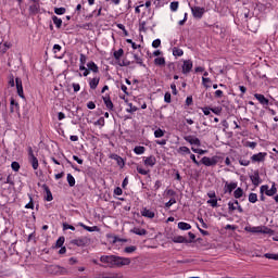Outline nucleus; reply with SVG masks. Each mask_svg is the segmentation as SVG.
Wrapping results in <instances>:
<instances>
[{"label": "nucleus", "mask_w": 278, "mask_h": 278, "mask_svg": "<svg viewBox=\"0 0 278 278\" xmlns=\"http://www.w3.org/2000/svg\"><path fill=\"white\" fill-rule=\"evenodd\" d=\"M134 59H135L137 64H139L140 66H144L143 63H142V59L140 56H138V54H135Z\"/></svg>", "instance_id": "13d9d810"}, {"label": "nucleus", "mask_w": 278, "mask_h": 278, "mask_svg": "<svg viewBox=\"0 0 278 278\" xmlns=\"http://www.w3.org/2000/svg\"><path fill=\"white\" fill-rule=\"evenodd\" d=\"M265 257H266L267 260H276V261H278V255H277V254L266 253V254H265Z\"/></svg>", "instance_id": "09e8293b"}, {"label": "nucleus", "mask_w": 278, "mask_h": 278, "mask_svg": "<svg viewBox=\"0 0 278 278\" xmlns=\"http://www.w3.org/2000/svg\"><path fill=\"white\" fill-rule=\"evenodd\" d=\"M192 71V61L191 60H186L184 61L182 64V73L184 75H188Z\"/></svg>", "instance_id": "9d476101"}, {"label": "nucleus", "mask_w": 278, "mask_h": 278, "mask_svg": "<svg viewBox=\"0 0 278 278\" xmlns=\"http://www.w3.org/2000/svg\"><path fill=\"white\" fill-rule=\"evenodd\" d=\"M178 153H179L180 155H185V153H186L187 155H190V148H188V147H180V148L178 149Z\"/></svg>", "instance_id": "7c9ffc66"}, {"label": "nucleus", "mask_w": 278, "mask_h": 278, "mask_svg": "<svg viewBox=\"0 0 278 278\" xmlns=\"http://www.w3.org/2000/svg\"><path fill=\"white\" fill-rule=\"evenodd\" d=\"M255 99L261 103V105H268L269 101L264 97L262 93H255L254 94Z\"/></svg>", "instance_id": "4468645a"}, {"label": "nucleus", "mask_w": 278, "mask_h": 278, "mask_svg": "<svg viewBox=\"0 0 278 278\" xmlns=\"http://www.w3.org/2000/svg\"><path fill=\"white\" fill-rule=\"evenodd\" d=\"M10 105V112L12 114H14V112H20L21 105L18 104V102H16V100H14V98H11Z\"/></svg>", "instance_id": "f8f14e48"}, {"label": "nucleus", "mask_w": 278, "mask_h": 278, "mask_svg": "<svg viewBox=\"0 0 278 278\" xmlns=\"http://www.w3.org/2000/svg\"><path fill=\"white\" fill-rule=\"evenodd\" d=\"M129 264H131L130 258L113 255L111 266H117L121 268V266H129Z\"/></svg>", "instance_id": "f257e3e1"}, {"label": "nucleus", "mask_w": 278, "mask_h": 278, "mask_svg": "<svg viewBox=\"0 0 278 278\" xmlns=\"http://www.w3.org/2000/svg\"><path fill=\"white\" fill-rule=\"evenodd\" d=\"M89 240L86 237L74 239L71 241V244H74L75 247H86L88 244Z\"/></svg>", "instance_id": "6e6552de"}, {"label": "nucleus", "mask_w": 278, "mask_h": 278, "mask_svg": "<svg viewBox=\"0 0 278 278\" xmlns=\"http://www.w3.org/2000/svg\"><path fill=\"white\" fill-rule=\"evenodd\" d=\"M253 233H269L270 229L268 228H264V230H262L261 227H254L252 228Z\"/></svg>", "instance_id": "b1692460"}, {"label": "nucleus", "mask_w": 278, "mask_h": 278, "mask_svg": "<svg viewBox=\"0 0 278 278\" xmlns=\"http://www.w3.org/2000/svg\"><path fill=\"white\" fill-rule=\"evenodd\" d=\"M64 240H65L64 237H60L56 240V244H55L56 249H60V248H62L64 245Z\"/></svg>", "instance_id": "a19ab883"}, {"label": "nucleus", "mask_w": 278, "mask_h": 278, "mask_svg": "<svg viewBox=\"0 0 278 278\" xmlns=\"http://www.w3.org/2000/svg\"><path fill=\"white\" fill-rule=\"evenodd\" d=\"M87 108H88V110H94V108H97V104H94V102L90 101L87 103Z\"/></svg>", "instance_id": "0e129e2a"}, {"label": "nucleus", "mask_w": 278, "mask_h": 278, "mask_svg": "<svg viewBox=\"0 0 278 278\" xmlns=\"http://www.w3.org/2000/svg\"><path fill=\"white\" fill-rule=\"evenodd\" d=\"M239 164L241 166H249V164H251V161H249L247 159H239Z\"/></svg>", "instance_id": "a18cd8bd"}, {"label": "nucleus", "mask_w": 278, "mask_h": 278, "mask_svg": "<svg viewBox=\"0 0 278 278\" xmlns=\"http://www.w3.org/2000/svg\"><path fill=\"white\" fill-rule=\"evenodd\" d=\"M52 21H53L55 27H58V29H60V27H62V18L53 15Z\"/></svg>", "instance_id": "c85d7f7f"}, {"label": "nucleus", "mask_w": 278, "mask_h": 278, "mask_svg": "<svg viewBox=\"0 0 278 278\" xmlns=\"http://www.w3.org/2000/svg\"><path fill=\"white\" fill-rule=\"evenodd\" d=\"M141 216H144V218H155V212L144 207L141 210Z\"/></svg>", "instance_id": "ddd939ff"}, {"label": "nucleus", "mask_w": 278, "mask_h": 278, "mask_svg": "<svg viewBox=\"0 0 278 278\" xmlns=\"http://www.w3.org/2000/svg\"><path fill=\"white\" fill-rule=\"evenodd\" d=\"M202 85L204 88H212V79L207 77H202Z\"/></svg>", "instance_id": "bb28decb"}, {"label": "nucleus", "mask_w": 278, "mask_h": 278, "mask_svg": "<svg viewBox=\"0 0 278 278\" xmlns=\"http://www.w3.org/2000/svg\"><path fill=\"white\" fill-rule=\"evenodd\" d=\"M63 229H71L72 231H75L74 226L68 225V224H63Z\"/></svg>", "instance_id": "338daca9"}, {"label": "nucleus", "mask_w": 278, "mask_h": 278, "mask_svg": "<svg viewBox=\"0 0 278 278\" xmlns=\"http://www.w3.org/2000/svg\"><path fill=\"white\" fill-rule=\"evenodd\" d=\"M136 155H142V153H144V151H147V149L142 146H137L134 149Z\"/></svg>", "instance_id": "c756f323"}, {"label": "nucleus", "mask_w": 278, "mask_h": 278, "mask_svg": "<svg viewBox=\"0 0 278 278\" xmlns=\"http://www.w3.org/2000/svg\"><path fill=\"white\" fill-rule=\"evenodd\" d=\"M114 194H116L117 197H121V194H123V189H121V187H116L114 189Z\"/></svg>", "instance_id": "680f3d73"}, {"label": "nucleus", "mask_w": 278, "mask_h": 278, "mask_svg": "<svg viewBox=\"0 0 278 278\" xmlns=\"http://www.w3.org/2000/svg\"><path fill=\"white\" fill-rule=\"evenodd\" d=\"M143 164L144 166H150V168H153V166L157 164V160L153 155L147 156V157H143Z\"/></svg>", "instance_id": "0eeeda50"}, {"label": "nucleus", "mask_w": 278, "mask_h": 278, "mask_svg": "<svg viewBox=\"0 0 278 278\" xmlns=\"http://www.w3.org/2000/svg\"><path fill=\"white\" fill-rule=\"evenodd\" d=\"M12 170H15V173H18V170H21V164H18V162H13L11 164Z\"/></svg>", "instance_id": "ea45409f"}, {"label": "nucleus", "mask_w": 278, "mask_h": 278, "mask_svg": "<svg viewBox=\"0 0 278 278\" xmlns=\"http://www.w3.org/2000/svg\"><path fill=\"white\" fill-rule=\"evenodd\" d=\"M8 84H9V86L11 87V88H14V86H15V84H14V75H10L9 76V81H8Z\"/></svg>", "instance_id": "864d4df0"}, {"label": "nucleus", "mask_w": 278, "mask_h": 278, "mask_svg": "<svg viewBox=\"0 0 278 278\" xmlns=\"http://www.w3.org/2000/svg\"><path fill=\"white\" fill-rule=\"evenodd\" d=\"M60 51H62V46H60V45H54L53 46V53H58V52H60Z\"/></svg>", "instance_id": "052dcab7"}, {"label": "nucleus", "mask_w": 278, "mask_h": 278, "mask_svg": "<svg viewBox=\"0 0 278 278\" xmlns=\"http://www.w3.org/2000/svg\"><path fill=\"white\" fill-rule=\"evenodd\" d=\"M30 12H33V14H38V12H40V4H38V2H35V4H31L29 7Z\"/></svg>", "instance_id": "393cba45"}, {"label": "nucleus", "mask_w": 278, "mask_h": 278, "mask_svg": "<svg viewBox=\"0 0 278 278\" xmlns=\"http://www.w3.org/2000/svg\"><path fill=\"white\" fill-rule=\"evenodd\" d=\"M104 104L108 108V110H114V103H112V100L108 97L103 98Z\"/></svg>", "instance_id": "5701e85b"}, {"label": "nucleus", "mask_w": 278, "mask_h": 278, "mask_svg": "<svg viewBox=\"0 0 278 278\" xmlns=\"http://www.w3.org/2000/svg\"><path fill=\"white\" fill-rule=\"evenodd\" d=\"M87 68L92 71V73H99V66H97L92 61L87 64Z\"/></svg>", "instance_id": "4be33fe9"}, {"label": "nucleus", "mask_w": 278, "mask_h": 278, "mask_svg": "<svg viewBox=\"0 0 278 278\" xmlns=\"http://www.w3.org/2000/svg\"><path fill=\"white\" fill-rule=\"evenodd\" d=\"M161 45H162V40H160V39H155V40L152 42V47H153L154 49H157L159 47H161Z\"/></svg>", "instance_id": "5fc2aeb1"}, {"label": "nucleus", "mask_w": 278, "mask_h": 278, "mask_svg": "<svg viewBox=\"0 0 278 278\" xmlns=\"http://www.w3.org/2000/svg\"><path fill=\"white\" fill-rule=\"evenodd\" d=\"M112 258H113V255L101 256L100 262H102L103 264H111L112 265Z\"/></svg>", "instance_id": "a878e982"}, {"label": "nucleus", "mask_w": 278, "mask_h": 278, "mask_svg": "<svg viewBox=\"0 0 278 278\" xmlns=\"http://www.w3.org/2000/svg\"><path fill=\"white\" fill-rule=\"evenodd\" d=\"M268 154L266 153V152H260V153H257V154H254V155H252L251 156V161L253 162V163H255V162H264L265 160H266V156H267Z\"/></svg>", "instance_id": "1a4fd4ad"}, {"label": "nucleus", "mask_w": 278, "mask_h": 278, "mask_svg": "<svg viewBox=\"0 0 278 278\" xmlns=\"http://www.w3.org/2000/svg\"><path fill=\"white\" fill-rule=\"evenodd\" d=\"M137 172L139 173V175H147L149 173V170H147L140 166H137Z\"/></svg>", "instance_id": "6e6d98bb"}, {"label": "nucleus", "mask_w": 278, "mask_h": 278, "mask_svg": "<svg viewBox=\"0 0 278 278\" xmlns=\"http://www.w3.org/2000/svg\"><path fill=\"white\" fill-rule=\"evenodd\" d=\"M125 253H134V251H136V245H130L125 248Z\"/></svg>", "instance_id": "4d7b16f0"}, {"label": "nucleus", "mask_w": 278, "mask_h": 278, "mask_svg": "<svg viewBox=\"0 0 278 278\" xmlns=\"http://www.w3.org/2000/svg\"><path fill=\"white\" fill-rule=\"evenodd\" d=\"M47 198L46 201H53V194L51 193V190L49 188H46Z\"/></svg>", "instance_id": "de8ad7c7"}, {"label": "nucleus", "mask_w": 278, "mask_h": 278, "mask_svg": "<svg viewBox=\"0 0 278 278\" xmlns=\"http://www.w3.org/2000/svg\"><path fill=\"white\" fill-rule=\"evenodd\" d=\"M207 203H208V205H212L213 207H218V200L216 198L207 200Z\"/></svg>", "instance_id": "58836bf2"}, {"label": "nucleus", "mask_w": 278, "mask_h": 278, "mask_svg": "<svg viewBox=\"0 0 278 278\" xmlns=\"http://www.w3.org/2000/svg\"><path fill=\"white\" fill-rule=\"evenodd\" d=\"M87 60L88 58L86 56V54L81 53L79 59L80 64L86 65Z\"/></svg>", "instance_id": "bf43d9fd"}, {"label": "nucleus", "mask_w": 278, "mask_h": 278, "mask_svg": "<svg viewBox=\"0 0 278 278\" xmlns=\"http://www.w3.org/2000/svg\"><path fill=\"white\" fill-rule=\"evenodd\" d=\"M238 206H236V202H229L228 203V210L229 212H235V210H237Z\"/></svg>", "instance_id": "603ef678"}, {"label": "nucleus", "mask_w": 278, "mask_h": 278, "mask_svg": "<svg viewBox=\"0 0 278 278\" xmlns=\"http://www.w3.org/2000/svg\"><path fill=\"white\" fill-rule=\"evenodd\" d=\"M173 55H175L177 58H181V55H184V50L175 47V48H173Z\"/></svg>", "instance_id": "2f4dec72"}, {"label": "nucleus", "mask_w": 278, "mask_h": 278, "mask_svg": "<svg viewBox=\"0 0 278 278\" xmlns=\"http://www.w3.org/2000/svg\"><path fill=\"white\" fill-rule=\"evenodd\" d=\"M172 241L175 242L176 244H184L188 242V239H186V237L184 236H176L172 238Z\"/></svg>", "instance_id": "2eb2a0df"}, {"label": "nucleus", "mask_w": 278, "mask_h": 278, "mask_svg": "<svg viewBox=\"0 0 278 278\" xmlns=\"http://www.w3.org/2000/svg\"><path fill=\"white\" fill-rule=\"evenodd\" d=\"M191 151H193V153H198L199 155H205V153H207V151L197 148H191Z\"/></svg>", "instance_id": "c03bdc74"}, {"label": "nucleus", "mask_w": 278, "mask_h": 278, "mask_svg": "<svg viewBox=\"0 0 278 278\" xmlns=\"http://www.w3.org/2000/svg\"><path fill=\"white\" fill-rule=\"evenodd\" d=\"M28 161L29 164H31V167L34 168V170H38V157H36V155H34V150L31 149V147H28Z\"/></svg>", "instance_id": "f03ea898"}, {"label": "nucleus", "mask_w": 278, "mask_h": 278, "mask_svg": "<svg viewBox=\"0 0 278 278\" xmlns=\"http://www.w3.org/2000/svg\"><path fill=\"white\" fill-rule=\"evenodd\" d=\"M186 142H189V144H194L195 147H201V140L193 136H186L185 137Z\"/></svg>", "instance_id": "9b49d317"}, {"label": "nucleus", "mask_w": 278, "mask_h": 278, "mask_svg": "<svg viewBox=\"0 0 278 278\" xmlns=\"http://www.w3.org/2000/svg\"><path fill=\"white\" fill-rule=\"evenodd\" d=\"M201 164H204V166H216L218 164V156H203L201 160Z\"/></svg>", "instance_id": "7ed1b4c3"}, {"label": "nucleus", "mask_w": 278, "mask_h": 278, "mask_svg": "<svg viewBox=\"0 0 278 278\" xmlns=\"http://www.w3.org/2000/svg\"><path fill=\"white\" fill-rule=\"evenodd\" d=\"M249 201L250 203H257V193H250Z\"/></svg>", "instance_id": "e433bc0d"}, {"label": "nucleus", "mask_w": 278, "mask_h": 278, "mask_svg": "<svg viewBox=\"0 0 278 278\" xmlns=\"http://www.w3.org/2000/svg\"><path fill=\"white\" fill-rule=\"evenodd\" d=\"M178 229H181V231H188L192 229V226L186 222L178 223Z\"/></svg>", "instance_id": "dca6fc26"}, {"label": "nucleus", "mask_w": 278, "mask_h": 278, "mask_svg": "<svg viewBox=\"0 0 278 278\" xmlns=\"http://www.w3.org/2000/svg\"><path fill=\"white\" fill-rule=\"evenodd\" d=\"M54 14H58V15L66 14V8H55Z\"/></svg>", "instance_id": "4c0bfd02"}, {"label": "nucleus", "mask_w": 278, "mask_h": 278, "mask_svg": "<svg viewBox=\"0 0 278 278\" xmlns=\"http://www.w3.org/2000/svg\"><path fill=\"white\" fill-rule=\"evenodd\" d=\"M67 184L71 188L75 186V177H73L71 174H67Z\"/></svg>", "instance_id": "f704fd0d"}, {"label": "nucleus", "mask_w": 278, "mask_h": 278, "mask_svg": "<svg viewBox=\"0 0 278 278\" xmlns=\"http://www.w3.org/2000/svg\"><path fill=\"white\" fill-rule=\"evenodd\" d=\"M154 64L156 66H166V60L164 58H156Z\"/></svg>", "instance_id": "cd10ccee"}, {"label": "nucleus", "mask_w": 278, "mask_h": 278, "mask_svg": "<svg viewBox=\"0 0 278 278\" xmlns=\"http://www.w3.org/2000/svg\"><path fill=\"white\" fill-rule=\"evenodd\" d=\"M60 265H52L50 266V270L54 274V275H60Z\"/></svg>", "instance_id": "37998d69"}, {"label": "nucleus", "mask_w": 278, "mask_h": 278, "mask_svg": "<svg viewBox=\"0 0 278 278\" xmlns=\"http://www.w3.org/2000/svg\"><path fill=\"white\" fill-rule=\"evenodd\" d=\"M123 53H125V51L123 49H119L117 51L114 52V58L115 60H121V58H123Z\"/></svg>", "instance_id": "c9c22d12"}, {"label": "nucleus", "mask_w": 278, "mask_h": 278, "mask_svg": "<svg viewBox=\"0 0 278 278\" xmlns=\"http://www.w3.org/2000/svg\"><path fill=\"white\" fill-rule=\"evenodd\" d=\"M225 188H227V192H229V194H231V192H233V190H236V188H238V184L236 182H226Z\"/></svg>", "instance_id": "a211bd4d"}, {"label": "nucleus", "mask_w": 278, "mask_h": 278, "mask_svg": "<svg viewBox=\"0 0 278 278\" xmlns=\"http://www.w3.org/2000/svg\"><path fill=\"white\" fill-rule=\"evenodd\" d=\"M99 81L100 79L94 77L89 81V86L91 88V90H97V86H99Z\"/></svg>", "instance_id": "aec40b11"}, {"label": "nucleus", "mask_w": 278, "mask_h": 278, "mask_svg": "<svg viewBox=\"0 0 278 278\" xmlns=\"http://www.w3.org/2000/svg\"><path fill=\"white\" fill-rule=\"evenodd\" d=\"M166 194H167V197L174 198L177 193L175 192V190L169 189V190L166 191Z\"/></svg>", "instance_id": "e2e57ef3"}, {"label": "nucleus", "mask_w": 278, "mask_h": 278, "mask_svg": "<svg viewBox=\"0 0 278 278\" xmlns=\"http://www.w3.org/2000/svg\"><path fill=\"white\" fill-rule=\"evenodd\" d=\"M111 160H115L118 164V166H125V161H123V157H121L118 154H111Z\"/></svg>", "instance_id": "f3484780"}, {"label": "nucleus", "mask_w": 278, "mask_h": 278, "mask_svg": "<svg viewBox=\"0 0 278 278\" xmlns=\"http://www.w3.org/2000/svg\"><path fill=\"white\" fill-rule=\"evenodd\" d=\"M215 98H216V99L223 98V90H216V91H215Z\"/></svg>", "instance_id": "69168bd1"}, {"label": "nucleus", "mask_w": 278, "mask_h": 278, "mask_svg": "<svg viewBox=\"0 0 278 278\" xmlns=\"http://www.w3.org/2000/svg\"><path fill=\"white\" fill-rule=\"evenodd\" d=\"M266 194L267 197H274V194H277V188L275 185L270 189H268V185H263L261 187V194Z\"/></svg>", "instance_id": "20e7f679"}, {"label": "nucleus", "mask_w": 278, "mask_h": 278, "mask_svg": "<svg viewBox=\"0 0 278 278\" xmlns=\"http://www.w3.org/2000/svg\"><path fill=\"white\" fill-rule=\"evenodd\" d=\"M15 85L18 97H21V99H25V93L23 92V80L20 77L15 78Z\"/></svg>", "instance_id": "423d86ee"}, {"label": "nucleus", "mask_w": 278, "mask_h": 278, "mask_svg": "<svg viewBox=\"0 0 278 278\" xmlns=\"http://www.w3.org/2000/svg\"><path fill=\"white\" fill-rule=\"evenodd\" d=\"M178 9H179V2H172L170 3L172 12H177Z\"/></svg>", "instance_id": "49530a36"}, {"label": "nucleus", "mask_w": 278, "mask_h": 278, "mask_svg": "<svg viewBox=\"0 0 278 278\" xmlns=\"http://www.w3.org/2000/svg\"><path fill=\"white\" fill-rule=\"evenodd\" d=\"M177 203V199L170 198L168 202L165 203V207L169 208L172 205H175Z\"/></svg>", "instance_id": "79ce46f5"}, {"label": "nucleus", "mask_w": 278, "mask_h": 278, "mask_svg": "<svg viewBox=\"0 0 278 278\" xmlns=\"http://www.w3.org/2000/svg\"><path fill=\"white\" fill-rule=\"evenodd\" d=\"M126 42H128V45H131L132 49H140V45H136V42H134V40L131 39H127Z\"/></svg>", "instance_id": "3c124183"}, {"label": "nucleus", "mask_w": 278, "mask_h": 278, "mask_svg": "<svg viewBox=\"0 0 278 278\" xmlns=\"http://www.w3.org/2000/svg\"><path fill=\"white\" fill-rule=\"evenodd\" d=\"M164 134H166V131L162 130L161 128H157V129L154 131V137H155V138H164Z\"/></svg>", "instance_id": "72a5a7b5"}, {"label": "nucleus", "mask_w": 278, "mask_h": 278, "mask_svg": "<svg viewBox=\"0 0 278 278\" xmlns=\"http://www.w3.org/2000/svg\"><path fill=\"white\" fill-rule=\"evenodd\" d=\"M132 233H136V236H147V230L144 228H134Z\"/></svg>", "instance_id": "412c9836"}, {"label": "nucleus", "mask_w": 278, "mask_h": 278, "mask_svg": "<svg viewBox=\"0 0 278 278\" xmlns=\"http://www.w3.org/2000/svg\"><path fill=\"white\" fill-rule=\"evenodd\" d=\"M250 179H251V181L254 186H260L261 181H260V174L258 173H255L254 175H252L250 177Z\"/></svg>", "instance_id": "6ab92c4d"}, {"label": "nucleus", "mask_w": 278, "mask_h": 278, "mask_svg": "<svg viewBox=\"0 0 278 278\" xmlns=\"http://www.w3.org/2000/svg\"><path fill=\"white\" fill-rule=\"evenodd\" d=\"M191 12L194 18H203V15L205 14V8L192 7Z\"/></svg>", "instance_id": "39448f33"}, {"label": "nucleus", "mask_w": 278, "mask_h": 278, "mask_svg": "<svg viewBox=\"0 0 278 278\" xmlns=\"http://www.w3.org/2000/svg\"><path fill=\"white\" fill-rule=\"evenodd\" d=\"M242 194H244V191L242 190V188H237L233 192L235 199H241Z\"/></svg>", "instance_id": "473e14b6"}, {"label": "nucleus", "mask_w": 278, "mask_h": 278, "mask_svg": "<svg viewBox=\"0 0 278 278\" xmlns=\"http://www.w3.org/2000/svg\"><path fill=\"white\" fill-rule=\"evenodd\" d=\"M164 99L165 103H170V93L166 92Z\"/></svg>", "instance_id": "774afa93"}, {"label": "nucleus", "mask_w": 278, "mask_h": 278, "mask_svg": "<svg viewBox=\"0 0 278 278\" xmlns=\"http://www.w3.org/2000/svg\"><path fill=\"white\" fill-rule=\"evenodd\" d=\"M59 270V275H67L68 270H66V268L59 266L55 267Z\"/></svg>", "instance_id": "8fccbe9b"}]
</instances>
